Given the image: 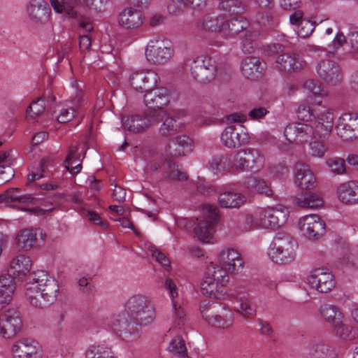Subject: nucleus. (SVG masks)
<instances>
[{"instance_id":"53","label":"nucleus","mask_w":358,"mask_h":358,"mask_svg":"<svg viewBox=\"0 0 358 358\" xmlns=\"http://www.w3.org/2000/svg\"><path fill=\"white\" fill-rule=\"evenodd\" d=\"M106 0H73V3L76 5H83L89 7L95 11L101 12L104 10Z\"/></svg>"},{"instance_id":"43","label":"nucleus","mask_w":358,"mask_h":358,"mask_svg":"<svg viewBox=\"0 0 358 358\" xmlns=\"http://www.w3.org/2000/svg\"><path fill=\"white\" fill-rule=\"evenodd\" d=\"M206 276L214 278V281L225 287L229 281V276L227 274L226 268L223 269L219 266L210 263L206 268Z\"/></svg>"},{"instance_id":"6","label":"nucleus","mask_w":358,"mask_h":358,"mask_svg":"<svg viewBox=\"0 0 358 358\" xmlns=\"http://www.w3.org/2000/svg\"><path fill=\"white\" fill-rule=\"evenodd\" d=\"M28 280L43 294V299L41 300L42 306H51L56 300L59 292V285L55 279L45 271H38L30 274Z\"/></svg>"},{"instance_id":"34","label":"nucleus","mask_w":358,"mask_h":358,"mask_svg":"<svg viewBox=\"0 0 358 358\" xmlns=\"http://www.w3.org/2000/svg\"><path fill=\"white\" fill-rule=\"evenodd\" d=\"M333 126V113L324 111L318 114L315 129L320 138H325L332 131Z\"/></svg>"},{"instance_id":"58","label":"nucleus","mask_w":358,"mask_h":358,"mask_svg":"<svg viewBox=\"0 0 358 358\" xmlns=\"http://www.w3.org/2000/svg\"><path fill=\"white\" fill-rule=\"evenodd\" d=\"M250 34H244V38L241 43V48L245 53H251L255 48L256 43L252 38L253 34L251 31H250Z\"/></svg>"},{"instance_id":"3","label":"nucleus","mask_w":358,"mask_h":358,"mask_svg":"<svg viewBox=\"0 0 358 358\" xmlns=\"http://www.w3.org/2000/svg\"><path fill=\"white\" fill-rule=\"evenodd\" d=\"M229 123L236 122V124H229L223 131L221 135L222 143L227 148H239L248 141L249 137L245 132V127L241 124L245 120V116L239 113H233L228 115Z\"/></svg>"},{"instance_id":"55","label":"nucleus","mask_w":358,"mask_h":358,"mask_svg":"<svg viewBox=\"0 0 358 358\" xmlns=\"http://www.w3.org/2000/svg\"><path fill=\"white\" fill-rule=\"evenodd\" d=\"M315 28V24L312 21L308 20H301L299 24L298 36L306 38L313 33Z\"/></svg>"},{"instance_id":"27","label":"nucleus","mask_w":358,"mask_h":358,"mask_svg":"<svg viewBox=\"0 0 358 358\" xmlns=\"http://www.w3.org/2000/svg\"><path fill=\"white\" fill-rule=\"evenodd\" d=\"M244 188L250 193L264 195L268 197L273 196V191L266 182L255 176L247 177L243 180Z\"/></svg>"},{"instance_id":"1","label":"nucleus","mask_w":358,"mask_h":358,"mask_svg":"<svg viewBox=\"0 0 358 358\" xmlns=\"http://www.w3.org/2000/svg\"><path fill=\"white\" fill-rule=\"evenodd\" d=\"M294 182L300 188L306 189L299 196L294 197V203L303 208H317L323 204L322 199L310 192L316 186V178L309 166L303 163L294 166Z\"/></svg>"},{"instance_id":"5","label":"nucleus","mask_w":358,"mask_h":358,"mask_svg":"<svg viewBox=\"0 0 358 358\" xmlns=\"http://www.w3.org/2000/svg\"><path fill=\"white\" fill-rule=\"evenodd\" d=\"M219 220L218 210L213 205L203 208V217H196L192 221L194 232L199 240L208 242L215 231V226Z\"/></svg>"},{"instance_id":"29","label":"nucleus","mask_w":358,"mask_h":358,"mask_svg":"<svg viewBox=\"0 0 358 358\" xmlns=\"http://www.w3.org/2000/svg\"><path fill=\"white\" fill-rule=\"evenodd\" d=\"M201 292L203 295L207 297L222 299L224 298L227 290L225 287L214 281V278L205 275L201 282Z\"/></svg>"},{"instance_id":"39","label":"nucleus","mask_w":358,"mask_h":358,"mask_svg":"<svg viewBox=\"0 0 358 358\" xmlns=\"http://www.w3.org/2000/svg\"><path fill=\"white\" fill-rule=\"evenodd\" d=\"M31 264L29 257L21 255L13 258L10 264L8 272L13 275H25L31 269Z\"/></svg>"},{"instance_id":"10","label":"nucleus","mask_w":358,"mask_h":358,"mask_svg":"<svg viewBox=\"0 0 358 358\" xmlns=\"http://www.w3.org/2000/svg\"><path fill=\"white\" fill-rule=\"evenodd\" d=\"M308 285L320 293H328L336 286L334 275L326 268H315L307 278Z\"/></svg>"},{"instance_id":"7","label":"nucleus","mask_w":358,"mask_h":358,"mask_svg":"<svg viewBox=\"0 0 358 358\" xmlns=\"http://www.w3.org/2000/svg\"><path fill=\"white\" fill-rule=\"evenodd\" d=\"M217 68V62L214 59L201 55L194 59L191 72L194 79L201 83H206L215 78Z\"/></svg>"},{"instance_id":"33","label":"nucleus","mask_w":358,"mask_h":358,"mask_svg":"<svg viewBox=\"0 0 358 358\" xmlns=\"http://www.w3.org/2000/svg\"><path fill=\"white\" fill-rule=\"evenodd\" d=\"M246 201V197L241 193L233 191H225L219 194L218 203L225 208H238Z\"/></svg>"},{"instance_id":"25","label":"nucleus","mask_w":358,"mask_h":358,"mask_svg":"<svg viewBox=\"0 0 358 358\" xmlns=\"http://www.w3.org/2000/svg\"><path fill=\"white\" fill-rule=\"evenodd\" d=\"M241 72L248 79L261 78L266 69V64L256 57H247L241 62Z\"/></svg>"},{"instance_id":"49","label":"nucleus","mask_w":358,"mask_h":358,"mask_svg":"<svg viewBox=\"0 0 358 358\" xmlns=\"http://www.w3.org/2000/svg\"><path fill=\"white\" fill-rule=\"evenodd\" d=\"M168 349L173 354L179 357H185L187 354L185 341L179 336L171 341Z\"/></svg>"},{"instance_id":"60","label":"nucleus","mask_w":358,"mask_h":358,"mask_svg":"<svg viewBox=\"0 0 358 358\" xmlns=\"http://www.w3.org/2000/svg\"><path fill=\"white\" fill-rule=\"evenodd\" d=\"M303 87L315 95L322 92L321 83L318 80L308 79L303 83Z\"/></svg>"},{"instance_id":"20","label":"nucleus","mask_w":358,"mask_h":358,"mask_svg":"<svg viewBox=\"0 0 358 358\" xmlns=\"http://www.w3.org/2000/svg\"><path fill=\"white\" fill-rule=\"evenodd\" d=\"M159 80L157 73L150 70L136 71L130 77L131 85L134 89L145 94L155 87Z\"/></svg>"},{"instance_id":"47","label":"nucleus","mask_w":358,"mask_h":358,"mask_svg":"<svg viewBox=\"0 0 358 358\" xmlns=\"http://www.w3.org/2000/svg\"><path fill=\"white\" fill-rule=\"evenodd\" d=\"M322 316L329 323L339 322L342 315L338 309L333 305L324 304L320 308Z\"/></svg>"},{"instance_id":"40","label":"nucleus","mask_w":358,"mask_h":358,"mask_svg":"<svg viewBox=\"0 0 358 358\" xmlns=\"http://www.w3.org/2000/svg\"><path fill=\"white\" fill-rule=\"evenodd\" d=\"M164 176L171 180L184 182L187 180L188 175L184 169L173 161L167 162L166 168L164 172Z\"/></svg>"},{"instance_id":"59","label":"nucleus","mask_w":358,"mask_h":358,"mask_svg":"<svg viewBox=\"0 0 358 358\" xmlns=\"http://www.w3.org/2000/svg\"><path fill=\"white\" fill-rule=\"evenodd\" d=\"M76 110L72 107L62 108L57 116V120L60 123H66L71 121L74 117Z\"/></svg>"},{"instance_id":"32","label":"nucleus","mask_w":358,"mask_h":358,"mask_svg":"<svg viewBox=\"0 0 358 358\" xmlns=\"http://www.w3.org/2000/svg\"><path fill=\"white\" fill-rule=\"evenodd\" d=\"M338 193L339 199L344 203L352 205L358 203V182L352 180L341 184Z\"/></svg>"},{"instance_id":"42","label":"nucleus","mask_w":358,"mask_h":358,"mask_svg":"<svg viewBox=\"0 0 358 358\" xmlns=\"http://www.w3.org/2000/svg\"><path fill=\"white\" fill-rule=\"evenodd\" d=\"M86 358H116L111 349L104 344L90 345L85 352Z\"/></svg>"},{"instance_id":"61","label":"nucleus","mask_w":358,"mask_h":358,"mask_svg":"<svg viewBox=\"0 0 358 358\" xmlns=\"http://www.w3.org/2000/svg\"><path fill=\"white\" fill-rule=\"evenodd\" d=\"M152 256L166 269L170 267V261L160 250L155 248H151Z\"/></svg>"},{"instance_id":"62","label":"nucleus","mask_w":358,"mask_h":358,"mask_svg":"<svg viewBox=\"0 0 358 358\" xmlns=\"http://www.w3.org/2000/svg\"><path fill=\"white\" fill-rule=\"evenodd\" d=\"M244 227L246 229H251L252 227H261L259 212L257 217H255L252 214H247L245 217Z\"/></svg>"},{"instance_id":"11","label":"nucleus","mask_w":358,"mask_h":358,"mask_svg":"<svg viewBox=\"0 0 358 358\" xmlns=\"http://www.w3.org/2000/svg\"><path fill=\"white\" fill-rule=\"evenodd\" d=\"M217 305L202 302L200 309L204 319L212 326L218 328H228L233 324V315L230 311L222 308V313H216Z\"/></svg>"},{"instance_id":"24","label":"nucleus","mask_w":358,"mask_h":358,"mask_svg":"<svg viewBox=\"0 0 358 358\" xmlns=\"http://www.w3.org/2000/svg\"><path fill=\"white\" fill-rule=\"evenodd\" d=\"M304 64L298 54L283 52L276 56L275 68L280 72H295L301 70Z\"/></svg>"},{"instance_id":"26","label":"nucleus","mask_w":358,"mask_h":358,"mask_svg":"<svg viewBox=\"0 0 358 358\" xmlns=\"http://www.w3.org/2000/svg\"><path fill=\"white\" fill-rule=\"evenodd\" d=\"M222 262L229 271L231 273L238 272L243 267L244 262L238 251L234 249L222 250L219 255Z\"/></svg>"},{"instance_id":"50","label":"nucleus","mask_w":358,"mask_h":358,"mask_svg":"<svg viewBox=\"0 0 358 358\" xmlns=\"http://www.w3.org/2000/svg\"><path fill=\"white\" fill-rule=\"evenodd\" d=\"M324 138H320L317 136L316 138H313L309 143L310 153L313 157H322L324 156L328 148L323 143Z\"/></svg>"},{"instance_id":"37","label":"nucleus","mask_w":358,"mask_h":358,"mask_svg":"<svg viewBox=\"0 0 358 358\" xmlns=\"http://www.w3.org/2000/svg\"><path fill=\"white\" fill-rule=\"evenodd\" d=\"M37 241L36 233L31 229L20 230L15 237V244L19 250L28 251L31 250Z\"/></svg>"},{"instance_id":"31","label":"nucleus","mask_w":358,"mask_h":358,"mask_svg":"<svg viewBox=\"0 0 358 358\" xmlns=\"http://www.w3.org/2000/svg\"><path fill=\"white\" fill-rule=\"evenodd\" d=\"M225 17L215 13L206 15L198 27L205 31L220 32L224 34Z\"/></svg>"},{"instance_id":"19","label":"nucleus","mask_w":358,"mask_h":358,"mask_svg":"<svg viewBox=\"0 0 358 358\" xmlns=\"http://www.w3.org/2000/svg\"><path fill=\"white\" fill-rule=\"evenodd\" d=\"M145 56L149 62L155 64H164L173 54L172 47L159 43L157 40H151L146 46Z\"/></svg>"},{"instance_id":"45","label":"nucleus","mask_w":358,"mask_h":358,"mask_svg":"<svg viewBox=\"0 0 358 358\" xmlns=\"http://www.w3.org/2000/svg\"><path fill=\"white\" fill-rule=\"evenodd\" d=\"M51 6L54 10L58 13H65L69 17H77L78 10L76 5L73 3V0L71 2L63 1L61 3L59 0H50Z\"/></svg>"},{"instance_id":"41","label":"nucleus","mask_w":358,"mask_h":358,"mask_svg":"<svg viewBox=\"0 0 358 358\" xmlns=\"http://www.w3.org/2000/svg\"><path fill=\"white\" fill-rule=\"evenodd\" d=\"M218 7L229 15H240L245 10L246 6L242 0H222Z\"/></svg>"},{"instance_id":"56","label":"nucleus","mask_w":358,"mask_h":358,"mask_svg":"<svg viewBox=\"0 0 358 358\" xmlns=\"http://www.w3.org/2000/svg\"><path fill=\"white\" fill-rule=\"evenodd\" d=\"M238 312L246 319H252L256 315V309L248 300L241 299L240 310Z\"/></svg>"},{"instance_id":"54","label":"nucleus","mask_w":358,"mask_h":358,"mask_svg":"<svg viewBox=\"0 0 358 358\" xmlns=\"http://www.w3.org/2000/svg\"><path fill=\"white\" fill-rule=\"evenodd\" d=\"M327 164L331 171L337 174H342L345 171V164L343 159L334 157L327 161Z\"/></svg>"},{"instance_id":"21","label":"nucleus","mask_w":358,"mask_h":358,"mask_svg":"<svg viewBox=\"0 0 358 358\" xmlns=\"http://www.w3.org/2000/svg\"><path fill=\"white\" fill-rule=\"evenodd\" d=\"M170 99V93L166 88L153 87L144 94L143 101L150 110H163V108L169 103Z\"/></svg>"},{"instance_id":"57","label":"nucleus","mask_w":358,"mask_h":358,"mask_svg":"<svg viewBox=\"0 0 358 358\" xmlns=\"http://www.w3.org/2000/svg\"><path fill=\"white\" fill-rule=\"evenodd\" d=\"M334 331L336 334L343 339H350L351 338V330L352 328L346 324L342 323L341 320L339 322H336L334 324Z\"/></svg>"},{"instance_id":"38","label":"nucleus","mask_w":358,"mask_h":358,"mask_svg":"<svg viewBox=\"0 0 358 358\" xmlns=\"http://www.w3.org/2000/svg\"><path fill=\"white\" fill-rule=\"evenodd\" d=\"M25 296L29 303L34 307L39 309H45L50 306H42L39 303H42L43 299V294L37 289V285H34L31 281L28 280L25 285Z\"/></svg>"},{"instance_id":"2","label":"nucleus","mask_w":358,"mask_h":358,"mask_svg":"<svg viewBox=\"0 0 358 358\" xmlns=\"http://www.w3.org/2000/svg\"><path fill=\"white\" fill-rule=\"evenodd\" d=\"M127 313L141 326L151 324L155 318V311L146 296L136 294L131 296L125 303Z\"/></svg>"},{"instance_id":"44","label":"nucleus","mask_w":358,"mask_h":358,"mask_svg":"<svg viewBox=\"0 0 358 358\" xmlns=\"http://www.w3.org/2000/svg\"><path fill=\"white\" fill-rule=\"evenodd\" d=\"M297 248H285L279 250L278 252L268 253L273 262L279 264H286L292 262L296 257V250Z\"/></svg>"},{"instance_id":"30","label":"nucleus","mask_w":358,"mask_h":358,"mask_svg":"<svg viewBox=\"0 0 358 358\" xmlns=\"http://www.w3.org/2000/svg\"><path fill=\"white\" fill-rule=\"evenodd\" d=\"M143 23V14L139 10L128 8L119 16V24L126 29H136Z\"/></svg>"},{"instance_id":"63","label":"nucleus","mask_w":358,"mask_h":358,"mask_svg":"<svg viewBox=\"0 0 358 358\" xmlns=\"http://www.w3.org/2000/svg\"><path fill=\"white\" fill-rule=\"evenodd\" d=\"M15 171L10 166H1L0 169V182L5 183L14 177Z\"/></svg>"},{"instance_id":"14","label":"nucleus","mask_w":358,"mask_h":358,"mask_svg":"<svg viewBox=\"0 0 358 358\" xmlns=\"http://www.w3.org/2000/svg\"><path fill=\"white\" fill-rule=\"evenodd\" d=\"M157 119L153 122V126L162 123L159 128V133L163 137H169L176 135L182 131L183 124L179 121V118L165 110H154Z\"/></svg>"},{"instance_id":"15","label":"nucleus","mask_w":358,"mask_h":358,"mask_svg":"<svg viewBox=\"0 0 358 358\" xmlns=\"http://www.w3.org/2000/svg\"><path fill=\"white\" fill-rule=\"evenodd\" d=\"M157 115L154 114V110L132 115L126 120H122V126L133 133L143 132L153 126V122L156 121Z\"/></svg>"},{"instance_id":"17","label":"nucleus","mask_w":358,"mask_h":358,"mask_svg":"<svg viewBox=\"0 0 358 358\" xmlns=\"http://www.w3.org/2000/svg\"><path fill=\"white\" fill-rule=\"evenodd\" d=\"M13 358H42V348L38 342L31 338L16 341L11 348Z\"/></svg>"},{"instance_id":"46","label":"nucleus","mask_w":358,"mask_h":358,"mask_svg":"<svg viewBox=\"0 0 358 358\" xmlns=\"http://www.w3.org/2000/svg\"><path fill=\"white\" fill-rule=\"evenodd\" d=\"M262 9L257 12L255 15L256 22L264 27H273L278 23V20L274 17L273 13L272 12V8H262Z\"/></svg>"},{"instance_id":"22","label":"nucleus","mask_w":358,"mask_h":358,"mask_svg":"<svg viewBox=\"0 0 358 358\" xmlns=\"http://www.w3.org/2000/svg\"><path fill=\"white\" fill-rule=\"evenodd\" d=\"M336 129L344 140L358 138V114L350 113L343 114L338 119Z\"/></svg>"},{"instance_id":"35","label":"nucleus","mask_w":358,"mask_h":358,"mask_svg":"<svg viewBox=\"0 0 358 358\" xmlns=\"http://www.w3.org/2000/svg\"><path fill=\"white\" fill-rule=\"evenodd\" d=\"M249 26V21L243 16L234 17L229 20L225 19L224 34L235 35L241 32L244 34H250Z\"/></svg>"},{"instance_id":"9","label":"nucleus","mask_w":358,"mask_h":358,"mask_svg":"<svg viewBox=\"0 0 358 358\" xmlns=\"http://www.w3.org/2000/svg\"><path fill=\"white\" fill-rule=\"evenodd\" d=\"M284 135L288 141L297 144L310 141L318 136L312 125L301 122L287 124L285 128Z\"/></svg>"},{"instance_id":"52","label":"nucleus","mask_w":358,"mask_h":358,"mask_svg":"<svg viewBox=\"0 0 358 358\" xmlns=\"http://www.w3.org/2000/svg\"><path fill=\"white\" fill-rule=\"evenodd\" d=\"M224 157L222 154H216L208 160L206 167L213 173L218 174L224 169Z\"/></svg>"},{"instance_id":"18","label":"nucleus","mask_w":358,"mask_h":358,"mask_svg":"<svg viewBox=\"0 0 358 358\" xmlns=\"http://www.w3.org/2000/svg\"><path fill=\"white\" fill-rule=\"evenodd\" d=\"M27 13L33 24L42 25L50 21L51 8L45 0H30L27 5Z\"/></svg>"},{"instance_id":"8","label":"nucleus","mask_w":358,"mask_h":358,"mask_svg":"<svg viewBox=\"0 0 358 358\" xmlns=\"http://www.w3.org/2000/svg\"><path fill=\"white\" fill-rule=\"evenodd\" d=\"M260 226L265 229H277L282 226L289 217L288 208L282 205L259 210Z\"/></svg>"},{"instance_id":"4","label":"nucleus","mask_w":358,"mask_h":358,"mask_svg":"<svg viewBox=\"0 0 358 358\" xmlns=\"http://www.w3.org/2000/svg\"><path fill=\"white\" fill-rule=\"evenodd\" d=\"M110 324L122 339L127 342L136 341L141 336L142 326L131 318L126 310L113 314L110 319Z\"/></svg>"},{"instance_id":"48","label":"nucleus","mask_w":358,"mask_h":358,"mask_svg":"<svg viewBox=\"0 0 358 358\" xmlns=\"http://www.w3.org/2000/svg\"><path fill=\"white\" fill-rule=\"evenodd\" d=\"M0 289L5 291L6 294H13L15 289V278L12 273H2L0 275Z\"/></svg>"},{"instance_id":"51","label":"nucleus","mask_w":358,"mask_h":358,"mask_svg":"<svg viewBox=\"0 0 358 358\" xmlns=\"http://www.w3.org/2000/svg\"><path fill=\"white\" fill-rule=\"evenodd\" d=\"M45 109L44 100L42 98H39L36 101H33L28 107L26 111V117L34 119L40 116L44 112Z\"/></svg>"},{"instance_id":"13","label":"nucleus","mask_w":358,"mask_h":358,"mask_svg":"<svg viewBox=\"0 0 358 358\" xmlns=\"http://www.w3.org/2000/svg\"><path fill=\"white\" fill-rule=\"evenodd\" d=\"M22 326L20 312L15 308H10L0 315V335L5 338L15 336Z\"/></svg>"},{"instance_id":"64","label":"nucleus","mask_w":358,"mask_h":358,"mask_svg":"<svg viewBox=\"0 0 358 358\" xmlns=\"http://www.w3.org/2000/svg\"><path fill=\"white\" fill-rule=\"evenodd\" d=\"M296 115L299 120L302 121L311 120L312 113L310 107L305 105H300L296 110Z\"/></svg>"},{"instance_id":"12","label":"nucleus","mask_w":358,"mask_h":358,"mask_svg":"<svg viewBox=\"0 0 358 358\" xmlns=\"http://www.w3.org/2000/svg\"><path fill=\"white\" fill-rule=\"evenodd\" d=\"M234 162L242 171H257L264 165V157L257 149L246 148L234 156Z\"/></svg>"},{"instance_id":"36","label":"nucleus","mask_w":358,"mask_h":358,"mask_svg":"<svg viewBox=\"0 0 358 358\" xmlns=\"http://www.w3.org/2000/svg\"><path fill=\"white\" fill-rule=\"evenodd\" d=\"M297 247L298 244L296 241L290 234L285 232H278L272 240L268 253H277L280 249L285 250V248Z\"/></svg>"},{"instance_id":"23","label":"nucleus","mask_w":358,"mask_h":358,"mask_svg":"<svg viewBox=\"0 0 358 358\" xmlns=\"http://www.w3.org/2000/svg\"><path fill=\"white\" fill-rule=\"evenodd\" d=\"M316 69L320 78L327 83L336 85L342 80L343 76L341 68L333 60H321L318 62Z\"/></svg>"},{"instance_id":"16","label":"nucleus","mask_w":358,"mask_h":358,"mask_svg":"<svg viewBox=\"0 0 358 358\" xmlns=\"http://www.w3.org/2000/svg\"><path fill=\"white\" fill-rule=\"evenodd\" d=\"M301 231L310 239H317L322 236L326 231V224L319 215L311 214L299 220Z\"/></svg>"},{"instance_id":"28","label":"nucleus","mask_w":358,"mask_h":358,"mask_svg":"<svg viewBox=\"0 0 358 358\" xmlns=\"http://www.w3.org/2000/svg\"><path fill=\"white\" fill-rule=\"evenodd\" d=\"M192 143L193 141L187 136H178L168 145L167 152L171 156H183L192 151Z\"/></svg>"}]
</instances>
